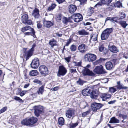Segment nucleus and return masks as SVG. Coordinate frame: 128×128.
I'll return each mask as SVG.
<instances>
[{
  "instance_id": "nucleus-22",
  "label": "nucleus",
  "mask_w": 128,
  "mask_h": 128,
  "mask_svg": "<svg viewBox=\"0 0 128 128\" xmlns=\"http://www.w3.org/2000/svg\"><path fill=\"white\" fill-rule=\"evenodd\" d=\"M85 45L84 44H82L79 45L78 49L80 52L82 53H83L85 52V50H84L85 49Z\"/></svg>"
},
{
  "instance_id": "nucleus-21",
  "label": "nucleus",
  "mask_w": 128,
  "mask_h": 128,
  "mask_svg": "<svg viewBox=\"0 0 128 128\" xmlns=\"http://www.w3.org/2000/svg\"><path fill=\"white\" fill-rule=\"evenodd\" d=\"M117 85L116 86L118 90H120L122 89H125L128 88V87L122 85V84H121L120 81H119L117 82Z\"/></svg>"
},
{
  "instance_id": "nucleus-45",
  "label": "nucleus",
  "mask_w": 128,
  "mask_h": 128,
  "mask_svg": "<svg viewBox=\"0 0 128 128\" xmlns=\"http://www.w3.org/2000/svg\"><path fill=\"white\" fill-rule=\"evenodd\" d=\"M118 116L120 118H122L123 120L125 119L127 117V115H124L121 114H119Z\"/></svg>"
},
{
  "instance_id": "nucleus-40",
  "label": "nucleus",
  "mask_w": 128,
  "mask_h": 128,
  "mask_svg": "<svg viewBox=\"0 0 128 128\" xmlns=\"http://www.w3.org/2000/svg\"><path fill=\"white\" fill-rule=\"evenodd\" d=\"M70 49L71 51H74L76 50V46L74 44H72L70 48Z\"/></svg>"
},
{
  "instance_id": "nucleus-52",
  "label": "nucleus",
  "mask_w": 128,
  "mask_h": 128,
  "mask_svg": "<svg viewBox=\"0 0 128 128\" xmlns=\"http://www.w3.org/2000/svg\"><path fill=\"white\" fill-rule=\"evenodd\" d=\"M68 18L64 17V20L62 21L65 24H67L68 21Z\"/></svg>"
},
{
  "instance_id": "nucleus-51",
  "label": "nucleus",
  "mask_w": 128,
  "mask_h": 128,
  "mask_svg": "<svg viewBox=\"0 0 128 128\" xmlns=\"http://www.w3.org/2000/svg\"><path fill=\"white\" fill-rule=\"evenodd\" d=\"M7 107L5 106L0 110V114L2 113L5 112L7 110Z\"/></svg>"
},
{
  "instance_id": "nucleus-1",
  "label": "nucleus",
  "mask_w": 128,
  "mask_h": 128,
  "mask_svg": "<svg viewBox=\"0 0 128 128\" xmlns=\"http://www.w3.org/2000/svg\"><path fill=\"white\" fill-rule=\"evenodd\" d=\"M38 120V118L34 116L29 118H26L23 120L21 122L22 124L26 126H30L35 124Z\"/></svg>"
},
{
  "instance_id": "nucleus-53",
  "label": "nucleus",
  "mask_w": 128,
  "mask_h": 128,
  "mask_svg": "<svg viewBox=\"0 0 128 128\" xmlns=\"http://www.w3.org/2000/svg\"><path fill=\"white\" fill-rule=\"evenodd\" d=\"M27 92V90H22L20 94V95L21 96H24Z\"/></svg>"
},
{
  "instance_id": "nucleus-64",
  "label": "nucleus",
  "mask_w": 128,
  "mask_h": 128,
  "mask_svg": "<svg viewBox=\"0 0 128 128\" xmlns=\"http://www.w3.org/2000/svg\"><path fill=\"white\" fill-rule=\"evenodd\" d=\"M62 18L61 16L60 15H58L57 16L56 18V19L57 20H60Z\"/></svg>"
},
{
  "instance_id": "nucleus-18",
  "label": "nucleus",
  "mask_w": 128,
  "mask_h": 128,
  "mask_svg": "<svg viewBox=\"0 0 128 128\" xmlns=\"http://www.w3.org/2000/svg\"><path fill=\"white\" fill-rule=\"evenodd\" d=\"M44 26L47 28H49L53 26L54 24L50 21H47L45 20H43Z\"/></svg>"
},
{
  "instance_id": "nucleus-31",
  "label": "nucleus",
  "mask_w": 128,
  "mask_h": 128,
  "mask_svg": "<svg viewBox=\"0 0 128 128\" xmlns=\"http://www.w3.org/2000/svg\"><path fill=\"white\" fill-rule=\"evenodd\" d=\"M73 16H74V17H76L80 19V20H83V16L80 13H76L74 14H73Z\"/></svg>"
},
{
  "instance_id": "nucleus-54",
  "label": "nucleus",
  "mask_w": 128,
  "mask_h": 128,
  "mask_svg": "<svg viewBox=\"0 0 128 128\" xmlns=\"http://www.w3.org/2000/svg\"><path fill=\"white\" fill-rule=\"evenodd\" d=\"M72 41V39L71 38H69L65 46H69L70 44L71 43Z\"/></svg>"
},
{
  "instance_id": "nucleus-12",
  "label": "nucleus",
  "mask_w": 128,
  "mask_h": 128,
  "mask_svg": "<svg viewBox=\"0 0 128 128\" xmlns=\"http://www.w3.org/2000/svg\"><path fill=\"white\" fill-rule=\"evenodd\" d=\"M74 110L72 109L69 108L66 112V115L68 118H70L74 116Z\"/></svg>"
},
{
  "instance_id": "nucleus-29",
  "label": "nucleus",
  "mask_w": 128,
  "mask_h": 128,
  "mask_svg": "<svg viewBox=\"0 0 128 128\" xmlns=\"http://www.w3.org/2000/svg\"><path fill=\"white\" fill-rule=\"evenodd\" d=\"M44 85H42L41 87H40L38 89V90L37 91V92L38 94H42L43 92H44Z\"/></svg>"
},
{
  "instance_id": "nucleus-20",
  "label": "nucleus",
  "mask_w": 128,
  "mask_h": 128,
  "mask_svg": "<svg viewBox=\"0 0 128 128\" xmlns=\"http://www.w3.org/2000/svg\"><path fill=\"white\" fill-rule=\"evenodd\" d=\"M105 66L106 69L108 70H111L113 66L112 63L110 61L106 62L105 64Z\"/></svg>"
},
{
  "instance_id": "nucleus-17",
  "label": "nucleus",
  "mask_w": 128,
  "mask_h": 128,
  "mask_svg": "<svg viewBox=\"0 0 128 128\" xmlns=\"http://www.w3.org/2000/svg\"><path fill=\"white\" fill-rule=\"evenodd\" d=\"M108 50L112 52L116 53L119 52V50L114 45L108 46Z\"/></svg>"
},
{
  "instance_id": "nucleus-33",
  "label": "nucleus",
  "mask_w": 128,
  "mask_h": 128,
  "mask_svg": "<svg viewBox=\"0 0 128 128\" xmlns=\"http://www.w3.org/2000/svg\"><path fill=\"white\" fill-rule=\"evenodd\" d=\"M119 24L123 28H125L128 26V24L126 22L123 20H121L119 22Z\"/></svg>"
},
{
  "instance_id": "nucleus-24",
  "label": "nucleus",
  "mask_w": 128,
  "mask_h": 128,
  "mask_svg": "<svg viewBox=\"0 0 128 128\" xmlns=\"http://www.w3.org/2000/svg\"><path fill=\"white\" fill-rule=\"evenodd\" d=\"M120 120L116 118L115 117H113L110 118L109 122L110 123H119Z\"/></svg>"
},
{
  "instance_id": "nucleus-48",
  "label": "nucleus",
  "mask_w": 128,
  "mask_h": 128,
  "mask_svg": "<svg viewBox=\"0 0 128 128\" xmlns=\"http://www.w3.org/2000/svg\"><path fill=\"white\" fill-rule=\"evenodd\" d=\"M25 22V23H24V24H27L30 25L32 24V21L31 20H28V19L26 21V22Z\"/></svg>"
},
{
  "instance_id": "nucleus-8",
  "label": "nucleus",
  "mask_w": 128,
  "mask_h": 128,
  "mask_svg": "<svg viewBox=\"0 0 128 128\" xmlns=\"http://www.w3.org/2000/svg\"><path fill=\"white\" fill-rule=\"evenodd\" d=\"M67 72L66 68L63 65L60 66L59 67L58 71L57 74L58 76H64Z\"/></svg>"
},
{
  "instance_id": "nucleus-36",
  "label": "nucleus",
  "mask_w": 128,
  "mask_h": 128,
  "mask_svg": "<svg viewBox=\"0 0 128 128\" xmlns=\"http://www.w3.org/2000/svg\"><path fill=\"white\" fill-rule=\"evenodd\" d=\"M112 0H102V2L104 4H106L108 6L109 4L112 2Z\"/></svg>"
},
{
  "instance_id": "nucleus-9",
  "label": "nucleus",
  "mask_w": 128,
  "mask_h": 128,
  "mask_svg": "<svg viewBox=\"0 0 128 128\" xmlns=\"http://www.w3.org/2000/svg\"><path fill=\"white\" fill-rule=\"evenodd\" d=\"M23 57L24 58H25L26 60H27L33 54L28 50H26V48H23Z\"/></svg>"
},
{
  "instance_id": "nucleus-32",
  "label": "nucleus",
  "mask_w": 128,
  "mask_h": 128,
  "mask_svg": "<svg viewBox=\"0 0 128 128\" xmlns=\"http://www.w3.org/2000/svg\"><path fill=\"white\" fill-rule=\"evenodd\" d=\"M56 5L54 3H52L51 6L48 8L47 11H50L53 10L55 8Z\"/></svg>"
},
{
  "instance_id": "nucleus-62",
  "label": "nucleus",
  "mask_w": 128,
  "mask_h": 128,
  "mask_svg": "<svg viewBox=\"0 0 128 128\" xmlns=\"http://www.w3.org/2000/svg\"><path fill=\"white\" fill-rule=\"evenodd\" d=\"M59 87L58 86H56L54 88H52L51 90H52L53 91H56L59 88Z\"/></svg>"
},
{
  "instance_id": "nucleus-46",
  "label": "nucleus",
  "mask_w": 128,
  "mask_h": 128,
  "mask_svg": "<svg viewBox=\"0 0 128 128\" xmlns=\"http://www.w3.org/2000/svg\"><path fill=\"white\" fill-rule=\"evenodd\" d=\"M90 112L89 110H88L85 112H84L82 114V116L83 117H84L86 116Z\"/></svg>"
},
{
  "instance_id": "nucleus-23",
  "label": "nucleus",
  "mask_w": 128,
  "mask_h": 128,
  "mask_svg": "<svg viewBox=\"0 0 128 128\" xmlns=\"http://www.w3.org/2000/svg\"><path fill=\"white\" fill-rule=\"evenodd\" d=\"M106 60V58H100L99 59L96 60V61L94 62V64L95 65H97L99 64L104 63V61Z\"/></svg>"
},
{
  "instance_id": "nucleus-10",
  "label": "nucleus",
  "mask_w": 128,
  "mask_h": 128,
  "mask_svg": "<svg viewBox=\"0 0 128 128\" xmlns=\"http://www.w3.org/2000/svg\"><path fill=\"white\" fill-rule=\"evenodd\" d=\"M40 65L39 60L37 58H35L32 61L30 65L31 67L34 69L38 68Z\"/></svg>"
},
{
  "instance_id": "nucleus-38",
  "label": "nucleus",
  "mask_w": 128,
  "mask_h": 128,
  "mask_svg": "<svg viewBox=\"0 0 128 128\" xmlns=\"http://www.w3.org/2000/svg\"><path fill=\"white\" fill-rule=\"evenodd\" d=\"M104 54L105 56H109L110 55V52L107 49H105L104 52Z\"/></svg>"
},
{
  "instance_id": "nucleus-25",
  "label": "nucleus",
  "mask_w": 128,
  "mask_h": 128,
  "mask_svg": "<svg viewBox=\"0 0 128 128\" xmlns=\"http://www.w3.org/2000/svg\"><path fill=\"white\" fill-rule=\"evenodd\" d=\"M58 124L60 126H62L64 124V119L63 117H60L58 118Z\"/></svg>"
},
{
  "instance_id": "nucleus-35",
  "label": "nucleus",
  "mask_w": 128,
  "mask_h": 128,
  "mask_svg": "<svg viewBox=\"0 0 128 128\" xmlns=\"http://www.w3.org/2000/svg\"><path fill=\"white\" fill-rule=\"evenodd\" d=\"M30 32H29L30 35L32 36L33 38H35L36 36L35 35V32L34 29L32 28H31L30 30Z\"/></svg>"
},
{
  "instance_id": "nucleus-3",
  "label": "nucleus",
  "mask_w": 128,
  "mask_h": 128,
  "mask_svg": "<svg viewBox=\"0 0 128 128\" xmlns=\"http://www.w3.org/2000/svg\"><path fill=\"white\" fill-rule=\"evenodd\" d=\"M34 113L35 116L37 117L39 116L40 114L43 113L44 110L43 107L39 105L38 106H34Z\"/></svg>"
},
{
  "instance_id": "nucleus-15",
  "label": "nucleus",
  "mask_w": 128,
  "mask_h": 128,
  "mask_svg": "<svg viewBox=\"0 0 128 128\" xmlns=\"http://www.w3.org/2000/svg\"><path fill=\"white\" fill-rule=\"evenodd\" d=\"M32 15L35 18H39L40 14L39 10L37 8H35L32 12Z\"/></svg>"
},
{
  "instance_id": "nucleus-37",
  "label": "nucleus",
  "mask_w": 128,
  "mask_h": 128,
  "mask_svg": "<svg viewBox=\"0 0 128 128\" xmlns=\"http://www.w3.org/2000/svg\"><path fill=\"white\" fill-rule=\"evenodd\" d=\"M117 90L114 87H112L109 88V91L111 93H114Z\"/></svg>"
},
{
  "instance_id": "nucleus-13",
  "label": "nucleus",
  "mask_w": 128,
  "mask_h": 128,
  "mask_svg": "<svg viewBox=\"0 0 128 128\" xmlns=\"http://www.w3.org/2000/svg\"><path fill=\"white\" fill-rule=\"evenodd\" d=\"M120 8L122 7V4L120 0H119L116 2L115 3H112L108 7L109 8L112 9L113 8Z\"/></svg>"
},
{
  "instance_id": "nucleus-16",
  "label": "nucleus",
  "mask_w": 128,
  "mask_h": 128,
  "mask_svg": "<svg viewBox=\"0 0 128 128\" xmlns=\"http://www.w3.org/2000/svg\"><path fill=\"white\" fill-rule=\"evenodd\" d=\"M77 9L76 6L74 4H70L68 7V10L70 14H73Z\"/></svg>"
},
{
  "instance_id": "nucleus-43",
  "label": "nucleus",
  "mask_w": 128,
  "mask_h": 128,
  "mask_svg": "<svg viewBox=\"0 0 128 128\" xmlns=\"http://www.w3.org/2000/svg\"><path fill=\"white\" fill-rule=\"evenodd\" d=\"M120 17L119 18V20L124 19L126 17L125 14L124 12H122L120 15Z\"/></svg>"
},
{
  "instance_id": "nucleus-60",
  "label": "nucleus",
  "mask_w": 128,
  "mask_h": 128,
  "mask_svg": "<svg viewBox=\"0 0 128 128\" xmlns=\"http://www.w3.org/2000/svg\"><path fill=\"white\" fill-rule=\"evenodd\" d=\"M94 36L93 37H92V40L94 42L96 41L97 40V35L96 36H94V35H93Z\"/></svg>"
},
{
  "instance_id": "nucleus-42",
  "label": "nucleus",
  "mask_w": 128,
  "mask_h": 128,
  "mask_svg": "<svg viewBox=\"0 0 128 128\" xmlns=\"http://www.w3.org/2000/svg\"><path fill=\"white\" fill-rule=\"evenodd\" d=\"M101 98H102V100L103 101L106 100L107 99V96L105 94H102L101 96Z\"/></svg>"
},
{
  "instance_id": "nucleus-57",
  "label": "nucleus",
  "mask_w": 128,
  "mask_h": 128,
  "mask_svg": "<svg viewBox=\"0 0 128 128\" xmlns=\"http://www.w3.org/2000/svg\"><path fill=\"white\" fill-rule=\"evenodd\" d=\"M59 4H62L66 2L65 0H55Z\"/></svg>"
},
{
  "instance_id": "nucleus-30",
  "label": "nucleus",
  "mask_w": 128,
  "mask_h": 128,
  "mask_svg": "<svg viewBox=\"0 0 128 128\" xmlns=\"http://www.w3.org/2000/svg\"><path fill=\"white\" fill-rule=\"evenodd\" d=\"M48 44L52 47L53 48L54 46L56 45V40L53 38L50 41Z\"/></svg>"
},
{
  "instance_id": "nucleus-19",
  "label": "nucleus",
  "mask_w": 128,
  "mask_h": 128,
  "mask_svg": "<svg viewBox=\"0 0 128 128\" xmlns=\"http://www.w3.org/2000/svg\"><path fill=\"white\" fill-rule=\"evenodd\" d=\"M91 90L89 87H87L84 88L82 91V94L83 95L86 96L90 94L91 91Z\"/></svg>"
},
{
  "instance_id": "nucleus-26",
  "label": "nucleus",
  "mask_w": 128,
  "mask_h": 128,
  "mask_svg": "<svg viewBox=\"0 0 128 128\" xmlns=\"http://www.w3.org/2000/svg\"><path fill=\"white\" fill-rule=\"evenodd\" d=\"M86 82V81L80 78L78 79V80L76 81V83L78 85L82 86Z\"/></svg>"
},
{
  "instance_id": "nucleus-5",
  "label": "nucleus",
  "mask_w": 128,
  "mask_h": 128,
  "mask_svg": "<svg viewBox=\"0 0 128 128\" xmlns=\"http://www.w3.org/2000/svg\"><path fill=\"white\" fill-rule=\"evenodd\" d=\"M93 71L96 74H104L107 72L104 67L101 65L96 66Z\"/></svg>"
},
{
  "instance_id": "nucleus-14",
  "label": "nucleus",
  "mask_w": 128,
  "mask_h": 128,
  "mask_svg": "<svg viewBox=\"0 0 128 128\" xmlns=\"http://www.w3.org/2000/svg\"><path fill=\"white\" fill-rule=\"evenodd\" d=\"M90 94V97L94 99H96L98 95V92L96 90H92Z\"/></svg>"
},
{
  "instance_id": "nucleus-55",
  "label": "nucleus",
  "mask_w": 128,
  "mask_h": 128,
  "mask_svg": "<svg viewBox=\"0 0 128 128\" xmlns=\"http://www.w3.org/2000/svg\"><path fill=\"white\" fill-rule=\"evenodd\" d=\"M37 23V28H38L40 29L42 27V24L39 21H37L36 22Z\"/></svg>"
},
{
  "instance_id": "nucleus-61",
  "label": "nucleus",
  "mask_w": 128,
  "mask_h": 128,
  "mask_svg": "<svg viewBox=\"0 0 128 128\" xmlns=\"http://www.w3.org/2000/svg\"><path fill=\"white\" fill-rule=\"evenodd\" d=\"M116 102V100H111L108 102V104H113L114 103Z\"/></svg>"
},
{
  "instance_id": "nucleus-50",
  "label": "nucleus",
  "mask_w": 128,
  "mask_h": 128,
  "mask_svg": "<svg viewBox=\"0 0 128 128\" xmlns=\"http://www.w3.org/2000/svg\"><path fill=\"white\" fill-rule=\"evenodd\" d=\"M80 2V4L84 5L86 4L87 0H78Z\"/></svg>"
},
{
  "instance_id": "nucleus-47",
  "label": "nucleus",
  "mask_w": 128,
  "mask_h": 128,
  "mask_svg": "<svg viewBox=\"0 0 128 128\" xmlns=\"http://www.w3.org/2000/svg\"><path fill=\"white\" fill-rule=\"evenodd\" d=\"M112 22L114 21L116 22H118V20H119V18L117 17H112Z\"/></svg>"
},
{
  "instance_id": "nucleus-58",
  "label": "nucleus",
  "mask_w": 128,
  "mask_h": 128,
  "mask_svg": "<svg viewBox=\"0 0 128 128\" xmlns=\"http://www.w3.org/2000/svg\"><path fill=\"white\" fill-rule=\"evenodd\" d=\"M74 20L75 22H78L82 21V20H80L76 17L74 18Z\"/></svg>"
},
{
  "instance_id": "nucleus-41",
  "label": "nucleus",
  "mask_w": 128,
  "mask_h": 128,
  "mask_svg": "<svg viewBox=\"0 0 128 128\" xmlns=\"http://www.w3.org/2000/svg\"><path fill=\"white\" fill-rule=\"evenodd\" d=\"M14 99L16 101H18L20 102H23V101L22 99L20 98L19 97L17 96H14Z\"/></svg>"
},
{
  "instance_id": "nucleus-39",
  "label": "nucleus",
  "mask_w": 128,
  "mask_h": 128,
  "mask_svg": "<svg viewBox=\"0 0 128 128\" xmlns=\"http://www.w3.org/2000/svg\"><path fill=\"white\" fill-rule=\"evenodd\" d=\"M78 122H76L74 123H72L70 124H69L70 126V128H74L78 125Z\"/></svg>"
},
{
  "instance_id": "nucleus-44",
  "label": "nucleus",
  "mask_w": 128,
  "mask_h": 128,
  "mask_svg": "<svg viewBox=\"0 0 128 128\" xmlns=\"http://www.w3.org/2000/svg\"><path fill=\"white\" fill-rule=\"evenodd\" d=\"M74 65V66H80L82 64V62L81 61L79 62H76L74 61L73 62Z\"/></svg>"
},
{
  "instance_id": "nucleus-27",
  "label": "nucleus",
  "mask_w": 128,
  "mask_h": 128,
  "mask_svg": "<svg viewBox=\"0 0 128 128\" xmlns=\"http://www.w3.org/2000/svg\"><path fill=\"white\" fill-rule=\"evenodd\" d=\"M28 18V16L27 14H24L22 16V21L23 24L25 23L26 22V21Z\"/></svg>"
},
{
  "instance_id": "nucleus-7",
  "label": "nucleus",
  "mask_w": 128,
  "mask_h": 128,
  "mask_svg": "<svg viewBox=\"0 0 128 128\" xmlns=\"http://www.w3.org/2000/svg\"><path fill=\"white\" fill-rule=\"evenodd\" d=\"M84 58H87L89 62H93L95 60L96 58V56L94 54L88 53L84 56Z\"/></svg>"
},
{
  "instance_id": "nucleus-28",
  "label": "nucleus",
  "mask_w": 128,
  "mask_h": 128,
  "mask_svg": "<svg viewBox=\"0 0 128 128\" xmlns=\"http://www.w3.org/2000/svg\"><path fill=\"white\" fill-rule=\"evenodd\" d=\"M78 32L80 35H87L89 34V33L84 29L78 31Z\"/></svg>"
},
{
  "instance_id": "nucleus-63",
  "label": "nucleus",
  "mask_w": 128,
  "mask_h": 128,
  "mask_svg": "<svg viewBox=\"0 0 128 128\" xmlns=\"http://www.w3.org/2000/svg\"><path fill=\"white\" fill-rule=\"evenodd\" d=\"M70 70V72L71 73H74L76 72V68H71Z\"/></svg>"
},
{
  "instance_id": "nucleus-4",
  "label": "nucleus",
  "mask_w": 128,
  "mask_h": 128,
  "mask_svg": "<svg viewBox=\"0 0 128 128\" xmlns=\"http://www.w3.org/2000/svg\"><path fill=\"white\" fill-rule=\"evenodd\" d=\"M39 70L42 76H45L49 74V71L48 68L44 65L40 66L39 68Z\"/></svg>"
},
{
  "instance_id": "nucleus-6",
  "label": "nucleus",
  "mask_w": 128,
  "mask_h": 128,
  "mask_svg": "<svg viewBox=\"0 0 128 128\" xmlns=\"http://www.w3.org/2000/svg\"><path fill=\"white\" fill-rule=\"evenodd\" d=\"M103 105L100 103L94 102L91 104V108L94 112H96L102 108Z\"/></svg>"
},
{
  "instance_id": "nucleus-49",
  "label": "nucleus",
  "mask_w": 128,
  "mask_h": 128,
  "mask_svg": "<svg viewBox=\"0 0 128 128\" xmlns=\"http://www.w3.org/2000/svg\"><path fill=\"white\" fill-rule=\"evenodd\" d=\"M34 83L38 84L40 85H41L42 84L41 81L37 79H35L34 81Z\"/></svg>"
},
{
  "instance_id": "nucleus-2",
  "label": "nucleus",
  "mask_w": 128,
  "mask_h": 128,
  "mask_svg": "<svg viewBox=\"0 0 128 128\" xmlns=\"http://www.w3.org/2000/svg\"><path fill=\"white\" fill-rule=\"evenodd\" d=\"M113 31L112 28H106L102 32L101 35V39L102 40H106L108 37L110 33Z\"/></svg>"
},
{
  "instance_id": "nucleus-56",
  "label": "nucleus",
  "mask_w": 128,
  "mask_h": 128,
  "mask_svg": "<svg viewBox=\"0 0 128 128\" xmlns=\"http://www.w3.org/2000/svg\"><path fill=\"white\" fill-rule=\"evenodd\" d=\"M104 45L102 44L99 47V50L100 52H102L104 50Z\"/></svg>"
},
{
  "instance_id": "nucleus-59",
  "label": "nucleus",
  "mask_w": 128,
  "mask_h": 128,
  "mask_svg": "<svg viewBox=\"0 0 128 128\" xmlns=\"http://www.w3.org/2000/svg\"><path fill=\"white\" fill-rule=\"evenodd\" d=\"M71 57L70 56H68L67 57H66L65 58V60L68 62H69L70 60Z\"/></svg>"
},
{
  "instance_id": "nucleus-11",
  "label": "nucleus",
  "mask_w": 128,
  "mask_h": 128,
  "mask_svg": "<svg viewBox=\"0 0 128 128\" xmlns=\"http://www.w3.org/2000/svg\"><path fill=\"white\" fill-rule=\"evenodd\" d=\"M82 73L84 76H94L95 74L92 71L87 68H85L82 71Z\"/></svg>"
},
{
  "instance_id": "nucleus-34",
  "label": "nucleus",
  "mask_w": 128,
  "mask_h": 128,
  "mask_svg": "<svg viewBox=\"0 0 128 128\" xmlns=\"http://www.w3.org/2000/svg\"><path fill=\"white\" fill-rule=\"evenodd\" d=\"M38 75V71L36 70H32L29 72V75L31 76H35Z\"/></svg>"
}]
</instances>
